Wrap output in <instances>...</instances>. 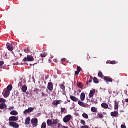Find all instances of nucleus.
<instances>
[{
    "mask_svg": "<svg viewBox=\"0 0 128 128\" xmlns=\"http://www.w3.org/2000/svg\"><path fill=\"white\" fill-rule=\"evenodd\" d=\"M4 64V62L3 61L0 62V66H2Z\"/></svg>",
    "mask_w": 128,
    "mask_h": 128,
    "instance_id": "nucleus-42",
    "label": "nucleus"
},
{
    "mask_svg": "<svg viewBox=\"0 0 128 128\" xmlns=\"http://www.w3.org/2000/svg\"><path fill=\"white\" fill-rule=\"evenodd\" d=\"M10 114L12 116H18V112H16V110H12L10 112Z\"/></svg>",
    "mask_w": 128,
    "mask_h": 128,
    "instance_id": "nucleus-22",
    "label": "nucleus"
},
{
    "mask_svg": "<svg viewBox=\"0 0 128 128\" xmlns=\"http://www.w3.org/2000/svg\"><path fill=\"white\" fill-rule=\"evenodd\" d=\"M47 124L48 126H54V122L52 120L48 119L47 120Z\"/></svg>",
    "mask_w": 128,
    "mask_h": 128,
    "instance_id": "nucleus-12",
    "label": "nucleus"
},
{
    "mask_svg": "<svg viewBox=\"0 0 128 128\" xmlns=\"http://www.w3.org/2000/svg\"><path fill=\"white\" fill-rule=\"evenodd\" d=\"M31 124H32L33 128H36L38 126V120L37 118H32L31 120Z\"/></svg>",
    "mask_w": 128,
    "mask_h": 128,
    "instance_id": "nucleus-2",
    "label": "nucleus"
},
{
    "mask_svg": "<svg viewBox=\"0 0 128 128\" xmlns=\"http://www.w3.org/2000/svg\"><path fill=\"white\" fill-rule=\"evenodd\" d=\"M92 78H92V76H90V79L92 80Z\"/></svg>",
    "mask_w": 128,
    "mask_h": 128,
    "instance_id": "nucleus-52",
    "label": "nucleus"
},
{
    "mask_svg": "<svg viewBox=\"0 0 128 128\" xmlns=\"http://www.w3.org/2000/svg\"><path fill=\"white\" fill-rule=\"evenodd\" d=\"M22 56V54H20V56Z\"/></svg>",
    "mask_w": 128,
    "mask_h": 128,
    "instance_id": "nucleus-56",
    "label": "nucleus"
},
{
    "mask_svg": "<svg viewBox=\"0 0 128 128\" xmlns=\"http://www.w3.org/2000/svg\"><path fill=\"white\" fill-rule=\"evenodd\" d=\"M34 108H29L28 110H26L24 114H30V112H34Z\"/></svg>",
    "mask_w": 128,
    "mask_h": 128,
    "instance_id": "nucleus-4",
    "label": "nucleus"
},
{
    "mask_svg": "<svg viewBox=\"0 0 128 128\" xmlns=\"http://www.w3.org/2000/svg\"><path fill=\"white\" fill-rule=\"evenodd\" d=\"M24 52L26 54H28L30 52V50L28 49H26L24 50Z\"/></svg>",
    "mask_w": 128,
    "mask_h": 128,
    "instance_id": "nucleus-44",
    "label": "nucleus"
},
{
    "mask_svg": "<svg viewBox=\"0 0 128 128\" xmlns=\"http://www.w3.org/2000/svg\"><path fill=\"white\" fill-rule=\"evenodd\" d=\"M80 100L82 102H84L86 100V94L82 93L80 95Z\"/></svg>",
    "mask_w": 128,
    "mask_h": 128,
    "instance_id": "nucleus-21",
    "label": "nucleus"
},
{
    "mask_svg": "<svg viewBox=\"0 0 128 128\" xmlns=\"http://www.w3.org/2000/svg\"><path fill=\"white\" fill-rule=\"evenodd\" d=\"M90 126H82L81 127V128H89Z\"/></svg>",
    "mask_w": 128,
    "mask_h": 128,
    "instance_id": "nucleus-46",
    "label": "nucleus"
},
{
    "mask_svg": "<svg viewBox=\"0 0 128 128\" xmlns=\"http://www.w3.org/2000/svg\"><path fill=\"white\" fill-rule=\"evenodd\" d=\"M126 102H128V98L126 99L125 100Z\"/></svg>",
    "mask_w": 128,
    "mask_h": 128,
    "instance_id": "nucleus-50",
    "label": "nucleus"
},
{
    "mask_svg": "<svg viewBox=\"0 0 128 128\" xmlns=\"http://www.w3.org/2000/svg\"><path fill=\"white\" fill-rule=\"evenodd\" d=\"M94 58H96V57H94Z\"/></svg>",
    "mask_w": 128,
    "mask_h": 128,
    "instance_id": "nucleus-58",
    "label": "nucleus"
},
{
    "mask_svg": "<svg viewBox=\"0 0 128 128\" xmlns=\"http://www.w3.org/2000/svg\"><path fill=\"white\" fill-rule=\"evenodd\" d=\"M30 117L28 116L26 120V124L30 126Z\"/></svg>",
    "mask_w": 128,
    "mask_h": 128,
    "instance_id": "nucleus-19",
    "label": "nucleus"
},
{
    "mask_svg": "<svg viewBox=\"0 0 128 128\" xmlns=\"http://www.w3.org/2000/svg\"><path fill=\"white\" fill-rule=\"evenodd\" d=\"M67 102H70V100H68Z\"/></svg>",
    "mask_w": 128,
    "mask_h": 128,
    "instance_id": "nucleus-54",
    "label": "nucleus"
},
{
    "mask_svg": "<svg viewBox=\"0 0 128 128\" xmlns=\"http://www.w3.org/2000/svg\"><path fill=\"white\" fill-rule=\"evenodd\" d=\"M80 72H78V71H76V72H75V74H76V76H78L79 74H80Z\"/></svg>",
    "mask_w": 128,
    "mask_h": 128,
    "instance_id": "nucleus-45",
    "label": "nucleus"
},
{
    "mask_svg": "<svg viewBox=\"0 0 128 128\" xmlns=\"http://www.w3.org/2000/svg\"><path fill=\"white\" fill-rule=\"evenodd\" d=\"M110 64H116V61H111L110 62Z\"/></svg>",
    "mask_w": 128,
    "mask_h": 128,
    "instance_id": "nucleus-43",
    "label": "nucleus"
},
{
    "mask_svg": "<svg viewBox=\"0 0 128 128\" xmlns=\"http://www.w3.org/2000/svg\"><path fill=\"white\" fill-rule=\"evenodd\" d=\"M62 62H66V58H62Z\"/></svg>",
    "mask_w": 128,
    "mask_h": 128,
    "instance_id": "nucleus-48",
    "label": "nucleus"
},
{
    "mask_svg": "<svg viewBox=\"0 0 128 128\" xmlns=\"http://www.w3.org/2000/svg\"><path fill=\"white\" fill-rule=\"evenodd\" d=\"M22 62H34V58L32 55H28L27 57H25Z\"/></svg>",
    "mask_w": 128,
    "mask_h": 128,
    "instance_id": "nucleus-1",
    "label": "nucleus"
},
{
    "mask_svg": "<svg viewBox=\"0 0 128 128\" xmlns=\"http://www.w3.org/2000/svg\"><path fill=\"white\" fill-rule=\"evenodd\" d=\"M118 102H116L114 104V109L118 110Z\"/></svg>",
    "mask_w": 128,
    "mask_h": 128,
    "instance_id": "nucleus-33",
    "label": "nucleus"
},
{
    "mask_svg": "<svg viewBox=\"0 0 128 128\" xmlns=\"http://www.w3.org/2000/svg\"><path fill=\"white\" fill-rule=\"evenodd\" d=\"M46 80H48V78H46Z\"/></svg>",
    "mask_w": 128,
    "mask_h": 128,
    "instance_id": "nucleus-60",
    "label": "nucleus"
},
{
    "mask_svg": "<svg viewBox=\"0 0 128 128\" xmlns=\"http://www.w3.org/2000/svg\"><path fill=\"white\" fill-rule=\"evenodd\" d=\"M48 56V53L46 52H43L42 54H40L41 58H46Z\"/></svg>",
    "mask_w": 128,
    "mask_h": 128,
    "instance_id": "nucleus-29",
    "label": "nucleus"
},
{
    "mask_svg": "<svg viewBox=\"0 0 128 128\" xmlns=\"http://www.w3.org/2000/svg\"><path fill=\"white\" fill-rule=\"evenodd\" d=\"M64 84H61L60 85V86L61 88V90H62V92H66V86H64Z\"/></svg>",
    "mask_w": 128,
    "mask_h": 128,
    "instance_id": "nucleus-18",
    "label": "nucleus"
},
{
    "mask_svg": "<svg viewBox=\"0 0 128 128\" xmlns=\"http://www.w3.org/2000/svg\"><path fill=\"white\" fill-rule=\"evenodd\" d=\"M7 110H10L12 112V110H14V106H10L8 108H7Z\"/></svg>",
    "mask_w": 128,
    "mask_h": 128,
    "instance_id": "nucleus-39",
    "label": "nucleus"
},
{
    "mask_svg": "<svg viewBox=\"0 0 128 128\" xmlns=\"http://www.w3.org/2000/svg\"><path fill=\"white\" fill-rule=\"evenodd\" d=\"M18 117L12 116L9 118V122H18Z\"/></svg>",
    "mask_w": 128,
    "mask_h": 128,
    "instance_id": "nucleus-9",
    "label": "nucleus"
},
{
    "mask_svg": "<svg viewBox=\"0 0 128 128\" xmlns=\"http://www.w3.org/2000/svg\"><path fill=\"white\" fill-rule=\"evenodd\" d=\"M5 102H6V100L4 98H0V104H5Z\"/></svg>",
    "mask_w": 128,
    "mask_h": 128,
    "instance_id": "nucleus-31",
    "label": "nucleus"
},
{
    "mask_svg": "<svg viewBox=\"0 0 128 128\" xmlns=\"http://www.w3.org/2000/svg\"><path fill=\"white\" fill-rule=\"evenodd\" d=\"M94 82V84H100V81L98 80V79L96 77H94L93 79Z\"/></svg>",
    "mask_w": 128,
    "mask_h": 128,
    "instance_id": "nucleus-27",
    "label": "nucleus"
},
{
    "mask_svg": "<svg viewBox=\"0 0 128 128\" xmlns=\"http://www.w3.org/2000/svg\"><path fill=\"white\" fill-rule=\"evenodd\" d=\"M62 128H68L66 127V126H62Z\"/></svg>",
    "mask_w": 128,
    "mask_h": 128,
    "instance_id": "nucleus-53",
    "label": "nucleus"
},
{
    "mask_svg": "<svg viewBox=\"0 0 128 128\" xmlns=\"http://www.w3.org/2000/svg\"><path fill=\"white\" fill-rule=\"evenodd\" d=\"M8 106L6 103H1L0 104V110H6Z\"/></svg>",
    "mask_w": 128,
    "mask_h": 128,
    "instance_id": "nucleus-10",
    "label": "nucleus"
},
{
    "mask_svg": "<svg viewBox=\"0 0 128 128\" xmlns=\"http://www.w3.org/2000/svg\"><path fill=\"white\" fill-rule=\"evenodd\" d=\"M91 110L92 112H98V108H96V107L92 108Z\"/></svg>",
    "mask_w": 128,
    "mask_h": 128,
    "instance_id": "nucleus-28",
    "label": "nucleus"
},
{
    "mask_svg": "<svg viewBox=\"0 0 128 128\" xmlns=\"http://www.w3.org/2000/svg\"><path fill=\"white\" fill-rule=\"evenodd\" d=\"M82 68H80V66H78L77 67V71L79 72H82Z\"/></svg>",
    "mask_w": 128,
    "mask_h": 128,
    "instance_id": "nucleus-38",
    "label": "nucleus"
},
{
    "mask_svg": "<svg viewBox=\"0 0 128 128\" xmlns=\"http://www.w3.org/2000/svg\"><path fill=\"white\" fill-rule=\"evenodd\" d=\"M101 106H102L103 108H104V110H108V108L110 110V108H108V104L106 103H102L101 104Z\"/></svg>",
    "mask_w": 128,
    "mask_h": 128,
    "instance_id": "nucleus-14",
    "label": "nucleus"
},
{
    "mask_svg": "<svg viewBox=\"0 0 128 128\" xmlns=\"http://www.w3.org/2000/svg\"><path fill=\"white\" fill-rule=\"evenodd\" d=\"M121 128H126V126L124 124H122L121 126Z\"/></svg>",
    "mask_w": 128,
    "mask_h": 128,
    "instance_id": "nucleus-47",
    "label": "nucleus"
},
{
    "mask_svg": "<svg viewBox=\"0 0 128 128\" xmlns=\"http://www.w3.org/2000/svg\"><path fill=\"white\" fill-rule=\"evenodd\" d=\"M82 116L84 118H86V120L88 118V115L86 113L82 114Z\"/></svg>",
    "mask_w": 128,
    "mask_h": 128,
    "instance_id": "nucleus-35",
    "label": "nucleus"
},
{
    "mask_svg": "<svg viewBox=\"0 0 128 128\" xmlns=\"http://www.w3.org/2000/svg\"><path fill=\"white\" fill-rule=\"evenodd\" d=\"M54 62H56V60H54Z\"/></svg>",
    "mask_w": 128,
    "mask_h": 128,
    "instance_id": "nucleus-55",
    "label": "nucleus"
},
{
    "mask_svg": "<svg viewBox=\"0 0 128 128\" xmlns=\"http://www.w3.org/2000/svg\"><path fill=\"white\" fill-rule=\"evenodd\" d=\"M41 128H46V122H44Z\"/></svg>",
    "mask_w": 128,
    "mask_h": 128,
    "instance_id": "nucleus-34",
    "label": "nucleus"
},
{
    "mask_svg": "<svg viewBox=\"0 0 128 128\" xmlns=\"http://www.w3.org/2000/svg\"><path fill=\"white\" fill-rule=\"evenodd\" d=\"M23 92H26L28 90V86H24L22 88Z\"/></svg>",
    "mask_w": 128,
    "mask_h": 128,
    "instance_id": "nucleus-20",
    "label": "nucleus"
},
{
    "mask_svg": "<svg viewBox=\"0 0 128 128\" xmlns=\"http://www.w3.org/2000/svg\"><path fill=\"white\" fill-rule=\"evenodd\" d=\"M103 114H106V113H104V112Z\"/></svg>",
    "mask_w": 128,
    "mask_h": 128,
    "instance_id": "nucleus-57",
    "label": "nucleus"
},
{
    "mask_svg": "<svg viewBox=\"0 0 128 128\" xmlns=\"http://www.w3.org/2000/svg\"><path fill=\"white\" fill-rule=\"evenodd\" d=\"M81 124H83L84 126H86V121H84V120H81Z\"/></svg>",
    "mask_w": 128,
    "mask_h": 128,
    "instance_id": "nucleus-41",
    "label": "nucleus"
},
{
    "mask_svg": "<svg viewBox=\"0 0 128 128\" xmlns=\"http://www.w3.org/2000/svg\"><path fill=\"white\" fill-rule=\"evenodd\" d=\"M78 88H84V85H82V84L80 82H79L77 84Z\"/></svg>",
    "mask_w": 128,
    "mask_h": 128,
    "instance_id": "nucleus-30",
    "label": "nucleus"
},
{
    "mask_svg": "<svg viewBox=\"0 0 128 128\" xmlns=\"http://www.w3.org/2000/svg\"><path fill=\"white\" fill-rule=\"evenodd\" d=\"M5 90H10V92H12V85H8L7 88H5Z\"/></svg>",
    "mask_w": 128,
    "mask_h": 128,
    "instance_id": "nucleus-24",
    "label": "nucleus"
},
{
    "mask_svg": "<svg viewBox=\"0 0 128 128\" xmlns=\"http://www.w3.org/2000/svg\"><path fill=\"white\" fill-rule=\"evenodd\" d=\"M22 82H20L18 84V86H22Z\"/></svg>",
    "mask_w": 128,
    "mask_h": 128,
    "instance_id": "nucleus-49",
    "label": "nucleus"
},
{
    "mask_svg": "<svg viewBox=\"0 0 128 128\" xmlns=\"http://www.w3.org/2000/svg\"><path fill=\"white\" fill-rule=\"evenodd\" d=\"M98 118H100V119H102L104 118V115H102V114L100 113L98 114Z\"/></svg>",
    "mask_w": 128,
    "mask_h": 128,
    "instance_id": "nucleus-32",
    "label": "nucleus"
},
{
    "mask_svg": "<svg viewBox=\"0 0 128 128\" xmlns=\"http://www.w3.org/2000/svg\"><path fill=\"white\" fill-rule=\"evenodd\" d=\"M30 66H32V64H30Z\"/></svg>",
    "mask_w": 128,
    "mask_h": 128,
    "instance_id": "nucleus-59",
    "label": "nucleus"
},
{
    "mask_svg": "<svg viewBox=\"0 0 128 128\" xmlns=\"http://www.w3.org/2000/svg\"><path fill=\"white\" fill-rule=\"evenodd\" d=\"M110 114L113 118H118V112H112Z\"/></svg>",
    "mask_w": 128,
    "mask_h": 128,
    "instance_id": "nucleus-15",
    "label": "nucleus"
},
{
    "mask_svg": "<svg viewBox=\"0 0 128 128\" xmlns=\"http://www.w3.org/2000/svg\"><path fill=\"white\" fill-rule=\"evenodd\" d=\"M70 98L72 100V102H78L79 100L78 98H76V96H70Z\"/></svg>",
    "mask_w": 128,
    "mask_h": 128,
    "instance_id": "nucleus-13",
    "label": "nucleus"
},
{
    "mask_svg": "<svg viewBox=\"0 0 128 128\" xmlns=\"http://www.w3.org/2000/svg\"><path fill=\"white\" fill-rule=\"evenodd\" d=\"M90 82H92V80H89V81L86 82V86H90Z\"/></svg>",
    "mask_w": 128,
    "mask_h": 128,
    "instance_id": "nucleus-37",
    "label": "nucleus"
},
{
    "mask_svg": "<svg viewBox=\"0 0 128 128\" xmlns=\"http://www.w3.org/2000/svg\"><path fill=\"white\" fill-rule=\"evenodd\" d=\"M72 120V116L70 115H68L66 116H65L64 118V122H68Z\"/></svg>",
    "mask_w": 128,
    "mask_h": 128,
    "instance_id": "nucleus-5",
    "label": "nucleus"
},
{
    "mask_svg": "<svg viewBox=\"0 0 128 128\" xmlns=\"http://www.w3.org/2000/svg\"><path fill=\"white\" fill-rule=\"evenodd\" d=\"M62 102V101L61 100H58L56 101H54L52 102V104L54 106H58V104H60Z\"/></svg>",
    "mask_w": 128,
    "mask_h": 128,
    "instance_id": "nucleus-17",
    "label": "nucleus"
},
{
    "mask_svg": "<svg viewBox=\"0 0 128 128\" xmlns=\"http://www.w3.org/2000/svg\"><path fill=\"white\" fill-rule=\"evenodd\" d=\"M46 92H48V90H46Z\"/></svg>",
    "mask_w": 128,
    "mask_h": 128,
    "instance_id": "nucleus-61",
    "label": "nucleus"
},
{
    "mask_svg": "<svg viewBox=\"0 0 128 128\" xmlns=\"http://www.w3.org/2000/svg\"><path fill=\"white\" fill-rule=\"evenodd\" d=\"M66 112V108H62L61 114H66V112Z\"/></svg>",
    "mask_w": 128,
    "mask_h": 128,
    "instance_id": "nucleus-40",
    "label": "nucleus"
},
{
    "mask_svg": "<svg viewBox=\"0 0 128 128\" xmlns=\"http://www.w3.org/2000/svg\"><path fill=\"white\" fill-rule=\"evenodd\" d=\"M4 98H8V96H10V91L6 90V89H4Z\"/></svg>",
    "mask_w": 128,
    "mask_h": 128,
    "instance_id": "nucleus-7",
    "label": "nucleus"
},
{
    "mask_svg": "<svg viewBox=\"0 0 128 128\" xmlns=\"http://www.w3.org/2000/svg\"><path fill=\"white\" fill-rule=\"evenodd\" d=\"M7 48L8 50H10V52H12L14 50V46L12 45L10 43H8L6 44Z\"/></svg>",
    "mask_w": 128,
    "mask_h": 128,
    "instance_id": "nucleus-11",
    "label": "nucleus"
},
{
    "mask_svg": "<svg viewBox=\"0 0 128 128\" xmlns=\"http://www.w3.org/2000/svg\"><path fill=\"white\" fill-rule=\"evenodd\" d=\"M9 124L10 126H12V128H20V125L14 122H9Z\"/></svg>",
    "mask_w": 128,
    "mask_h": 128,
    "instance_id": "nucleus-3",
    "label": "nucleus"
},
{
    "mask_svg": "<svg viewBox=\"0 0 128 128\" xmlns=\"http://www.w3.org/2000/svg\"><path fill=\"white\" fill-rule=\"evenodd\" d=\"M60 122L58 119L53 120V126H56Z\"/></svg>",
    "mask_w": 128,
    "mask_h": 128,
    "instance_id": "nucleus-26",
    "label": "nucleus"
},
{
    "mask_svg": "<svg viewBox=\"0 0 128 128\" xmlns=\"http://www.w3.org/2000/svg\"><path fill=\"white\" fill-rule=\"evenodd\" d=\"M48 89L50 92H52V90H54V84L52 82H49L48 84Z\"/></svg>",
    "mask_w": 128,
    "mask_h": 128,
    "instance_id": "nucleus-6",
    "label": "nucleus"
},
{
    "mask_svg": "<svg viewBox=\"0 0 128 128\" xmlns=\"http://www.w3.org/2000/svg\"><path fill=\"white\" fill-rule=\"evenodd\" d=\"M98 78H104V74H102V72H99L98 74Z\"/></svg>",
    "mask_w": 128,
    "mask_h": 128,
    "instance_id": "nucleus-36",
    "label": "nucleus"
},
{
    "mask_svg": "<svg viewBox=\"0 0 128 128\" xmlns=\"http://www.w3.org/2000/svg\"><path fill=\"white\" fill-rule=\"evenodd\" d=\"M94 94H96V89H93L90 91L89 98H92L94 96Z\"/></svg>",
    "mask_w": 128,
    "mask_h": 128,
    "instance_id": "nucleus-8",
    "label": "nucleus"
},
{
    "mask_svg": "<svg viewBox=\"0 0 128 128\" xmlns=\"http://www.w3.org/2000/svg\"><path fill=\"white\" fill-rule=\"evenodd\" d=\"M104 80L107 82H112V78H110L108 76L104 77Z\"/></svg>",
    "mask_w": 128,
    "mask_h": 128,
    "instance_id": "nucleus-16",
    "label": "nucleus"
},
{
    "mask_svg": "<svg viewBox=\"0 0 128 128\" xmlns=\"http://www.w3.org/2000/svg\"><path fill=\"white\" fill-rule=\"evenodd\" d=\"M26 94H27V96H28V94H30V92H26Z\"/></svg>",
    "mask_w": 128,
    "mask_h": 128,
    "instance_id": "nucleus-51",
    "label": "nucleus"
},
{
    "mask_svg": "<svg viewBox=\"0 0 128 128\" xmlns=\"http://www.w3.org/2000/svg\"><path fill=\"white\" fill-rule=\"evenodd\" d=\"M48 96V94H46V92H42V98H46Z\"/></svg>",
    "mask_w": 128,
    "mask_h": 128,
    "instance_id": "nucleus-25",
    "label": "nucleus"
},
{
    "mask_svg": "<svg viewBox=\"0 0 128 128\" xmlns=\"http://www.w3.org/2000/svg\"><path fill=\"white\" fill-rule=\"evenodd\" d=\"M78 104L79 106H82V108H86V104H84V103L80 101V100H78Z\"/></svg>",
    "mask_w": 128,
    "mask_h": 128,
    "instance_id": "nucleus-23",
    "label": "nucleus"
}]
</instances>
